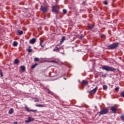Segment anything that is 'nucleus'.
Here are the masks:
<instances>
[{"label": "nucleus", "instance_id": "f257e3e1", "mask_svg": "<svg viewBox=\"0 0 124 124\" xmlns=\"http://www.w3.org/2000/svg\"><path fill=\"white\" fill-rule=\"evenodd\" d=\"M102 69L103 70H106V71H110L111 72H115L117 70L116 68L107 65L102 66Z\"/></svg>", "mask_w": 124, "mask_h": 124}, {"label": "nucleus", "instance_id": "f03ea898", "mask_svg": "<svg viewBox=\"0 0 124 124\" xmlns=\"http://www.w3.org/2000/svg\"><path fill=\"white\" fill-rule=\"evenodd\" d=\"M119 47V43H114L108 46V50H113Z\"/></svg>", "mask_w": 124, "mask_h": 124}, {"label": "nucleus", "instance_id": "7ed1b4c3", "mask_svg": "<svg viewBox=\"0 0 124 124\" xmlns=\"http://www.w3.org/2000/svg\"><path fill=\"white\" fill-rule=\"evenodd\" d=\"M52 12L56 14H59L60 13V8L58 5H54L52 6Z\"/></svg>", "mask_w": 124, "mask_h": 124}, {"label": "nucleus", "instance_id": "20e7f679", "mask_svg": "<svg viewBox=\"0 0 124 124\" xmlns=\"http://www.w3.org/2000/svg\"><path fill=\"white\" fill-rule=\"evenodd\" d=\"M109 112V109L107 108H103L100 112H98L99 116H101V115H106L108 114Z\"/></svg>", "mask_w": 124, "mask_h": 124}, {"label": "nucleus", "instance_id": "39448f33", "mask_svg": "<svg viewBox=\"0 0 124 124\" xmlns=\"http://www.w3.org/2000/svg\"><path fill=\"white\" fill-rule=\"evenodd\" d=\"M40 10L43 13H47L48 12V8L46 6H41Z\"/></svg>", "mask_w": 124, "mask_h": 124}, {"label": "nucleus", "instance_id": "423d86ee", "mask_svg": "<svg viewBox=\"0 0 124 124\" xmlns=\"http://www.w3.org/2000/svg\"><path fill=\"white\" fill-rule=\"evenodd\" d=\"M98 87H96L95 88H94L93 90L90 91H88L87 93H89V94H94L96 93V91H97V89Z\"/></svg>", "mask_w": 124, "mask_h": 124}, {"label": "nucleus", "instance_id": "0eeeda50", "mask_svg": "<svg viewBox=\"0 0 124 124\" xmlns=\"http://www.w3.org/2000/svg\"><path fill=\"white\" fill-rule=\"evenodd\" d=\"M25 109L27 112H37V109H30V108L28 107L27 105L25 106Z\"/></svg>", "mask_w": 124, "mask_h": 124}, {"label": "nucleus", "instance_id": "6e6552de", "mask_svg": "<svg viewBox=\"0 0 124 124\" xmlns=\"http://www.w3.org/2000/svg\"><path fill=\"white\" fill-rule=\"evenodd\" d=\"M34 121V119L31 117H29L28 118V120L25 121V123L26 124H29V123H31V122H33Z\"/></svg>", "mask_w": 124, "mask_h": 124}, {"label": "nucleus", "instance_id": "1a4fd4ad", "mask_svg": "<svg viewBox=\"0 0 124 124\" xmlns=\"http://www.w3.org/2000/svg\"><path fill=\"white\" fill-rule=\"evenodd\" d=\"M110 109L114 113H116L117 112V108H116V107H111Z\"/></svg>", "mask_w": 124, "mask_h": 124}, {"label": "nucleus", "instance_id": "9d476101", "mask_svg": "<svg viewBox=\"0 0 124 124\" xmlns=\"http://www.w3.org/2000/svg\"><path fill=\"white\" fill-rule=\"evenodd\" d=\"M36 42V39L33 38L32 39H31L30 41V43L31 44H34V43Z\"/></svg>", "mask_w": 124, "mask_h": 124}, {"label": "nucleus", "instance_id": "9b49d317", "mask_svg": "<svg viewBox=\"0 0 124 124\" xmlns=\"http://www.w3.org/2000/svg\"><path fill=\"white\" fill-rule=\"evenodd\" d=\"M82 85H88L89 84V82L87 80H83L81 82Z\"/></svg>", "mask_w": 124, "mask_h": 124}, {"label": "nucleus", "instance_id": "f8f14e48", "mask_svg": "<svg viewBox=\"0 0 124 124\" xmlns=\"http://www.w3.org/2000/svg\"><path fill=\"white\" fill-rule=\"evenodd\" d=\"M17 32L19 34V35H22V34L24 33V32L23 31H21L20 30H18L17 31Z\"/></svg>", "mask_w": 124, "mask_h": 124}, {"label": "nucleus", "instance_id": "ddd939ff", "mask_svg": "<svg viewBox=\"0 0 124 124\" xmlns=\"http://www.w3.org/2000/svg\"><path fill=\"white\" fill-rule=\"evenodd\" d=\"M60 50H61L60 47H59L58 46H56L55 48L54 49H53V52H56L57 51H60Z\"/></svg>", "mask_w": 124, "mask_h": 124}, {"label": "nucleus", "instance_id": "4468645a", "mask_svg": "<svg viewBox=\"0 0 124 124\" xmlns=\"http://www.w3.org/2000/svg\"><path fill=\"white\" fill-rule=\"evenodd\" d=\"M31 46H29V47L28 49H27V50H28V53H31V52H32V49H31Z\"/></svg>", "mask_w": 124, "mask_h": 124}, {"label": "nucleus", "instance_id": "2eb2a0df", "mask_svg": "<svg viewBox=\"0 0 124 124\" xmlns=\"http://www.w3.org/2000/svg\"><path fill=\"white\" fill-rule=\"evenodd\" d=\"M65 40V36H63L61 39V41H60V44H62L63 43V41Z\"/></svg>", "mask_w": 124, "mask_h": 124}, {"label": "nucleus", "instance_id": "dca6fc26", "mask_svg": "<svg viewBox=\"0 0 124 124\" xmlns=\"http://www.w3.org/2000/svg\"><path fill=\"white\" fill-rule=\"evenodd\" d=\"M14 113V109L13 108H11L9 110V114H13Z\"/></svg>", "mask_w": 124, "mask_h": 124}, {"label": "nucleus", "instance_id": "f3484780", "mask_svg": "<svg viewBox=\"0 0 124 124\" xmlns=\"http://www.w3.org/2000/svg\"><path fill=\"white\" fill-rule=\"evenodd\" d=\"M13 46L14 47H16V46H18V42L16 41H14L13 44Z\"/></svg>", "mask_w": 124, "mask_h": 124}, {"label": "nucleus", "instance_id": "a211bd4d", "mask_svg": "<svg viewBox=\"0 0 124 124\" xmlns=\"http://www.w3.org/2000/svg\"><path fill=\"white\" fill-rule=\"evenodd\" d=\"M37 65H38V63H35L34 65H33L31 66V68H32V69H33L35 68V67Z\"/></svg>", "mask_w": 124, "mask_h": 124}, {"label": "nucleus", "instance_id": "6ab92c4d", "mask_svg": "<svg viewBox=\"0 0 124 124\" xmlns=\"http://www.w3.org/2000/svg\"><path fill=\"white\" fill-rule=\"evenodd\" d=\"M88 28H89V29L90 30H92L93 29V28H94V25H89L88 26Z\"/></svg>", "mask_w": 124, "mask_h": 124}, {"label": "nucleus", "instance_id": "aec40b11", "mask_svg": "<svg viewBox=\"0 0 124 124\" xmlns=\"http://www.w3.org/2000/svg\"><path fill=\"white\" fill-rule=\"evenodd\" d=\"M22 71H26V67L25 66H21Z\"/></svg>", "mask_w": 124, "mask_h": 124}, {"label": "nucleus", "instance_id": "412c9836", "mask_svg": "<svg viewBox=\"0 0 124 124\" xmlns=\"http://www.w3.org/2000/svg\"><path fill=\"white\" fill-rule=\"evenodd\" d=\"M19 62V59H16L14 61V63L15 64H18V63Z\"/></svg>", "mask_w": 124, "mask_h": 124}, {"label": "nucleus", "instance_id": "4be33fe9", "mask_svg": "<svg viewBox=\"0 0 124 124\" xmlns=\"http://www.w3.org/2000/svg\"><path fill=\"white\" fill-rule=\"evenodd\" d=\"M100 75H101L102 77L105 78L106 77V74H104L103 72L100 73Z\"/></svg>", "mask_w": 124, "mask_h": 124}, {"label": "nucleus", "instance_id": "5701e85b", "mask_svg": "<svg viewBox=\"0 0 124 124\" xmlns=\"http://www.w3.org/2000/svg\"><path fill=\"white\" fill-rule=\"evenodd\" d=\"M108 88V87L107 86V85H105L103 86V89L104 90H107V89Z\"/></svg>", "mask_w": 124, "mask_h": 124}, {"label": "nucleus", "instance_id": "b1692460", "mask_svg": "<svg viewBox=\"0 0 124 124\" xmlns=\"http://www.w3.org/2000/svg\"><path fill=\"white\" fill-rule=\"evenodd\" d=\"M43 42H44V41L43 40H41L40 42V46H41V47H42L43 48L44 47V46H42V43H43Z\"/></svg>", "mask_w": 124, "mask_h": 124}, {"label": "nucleus", "instance_id": "393cba45", "mask_svg": "<svg viewBox=\"0 0 124 124\" xmlns=\"http://www.w3.org/2000/svg\"><path fill=\"white\" fill-rule=\"evenodd\" d=\"M62 12L63 14L65 15L67 13V11L66 9H63Z\"/></svg>", "mask_w": 124, "mask_h": 124}, {"label": "nucleus", "instance_id": "a878e982", "mask_svg": "<svg viewBox=\"0 0 124 124\" xmlns=\"http://www.w3.org/2000/svg\"><path fill=\"white\" fill-rule=\"evenodd\" d=\"M34 62H39L40 60H39V58L35 57L34 59Z\"/></svg>", "mask_w": 124, "mask_h": 124}, {"label": "nucleus", "instance_id": "bb28decb", "mask_svg": "<svg viewBox=\"0 0 124 124\" xmlns=\"http://www.w3.org/2000/svg\"><path fill=\"white\" fill-rule=\"evenodd\" d=\"M0 75L1 77H3V74L2 73V71L0 69Z\"/></svg>", "mask_w": 124, "mask_h": 124}, {"label": "nucleus", "instance_id": "cd10ccee", "mask_svg": "<svg viewBox=\"0 0 124 124\" xmlns=\"http://www.w3.org/2000/svg\"><path fill=\"white\" fill-rule=\"evenodd\" d=\"M103 3L105 5H108V1L107 0L104 1Z\"/></svg>", "mask_w": 124, "mask_h": 124}, {"label": "nucleus", "instance_id": "c85d7f7f", "mask_svg": "<svg viewBox=\"0 0 124 124\" xmlns=\"http://www.w3.org/2000/svg\"><path fill=\"white\" fill-rule=\"evenodd\" d=\"M36 107H44L43 105H36Z\"/></svg>", "mask_w": 124, "mask_h": 124}, {"label": "nucleus", "instance_id": "c756f323", "mask_svg": "<svg viewBox=\"0 0 124 124\" xmlns=\"http://www.w3.org/2000/svg\"><path fill=\"white\" fill-rule=\"evenodd\" d=\"M120 118L121 119V120L122 121H123V122H124V115H122L120 116Z\"/></svg>", "mask_w": 124, "mask_h": 124}, {"label": "nucleus", "instance_id": "7c9ffc66", "mask_svg": "<svg viewBox=\"0 0 124 124\" xmlns=\"http://www.w3.org/2000/svg\"><path fill=\"white\" fill-rule=\"evenodd\" d=\"M119 90H120V87H116L115 88V91H116V92H119Z\"/></svg>", "mask_w": 124, "mask_h": 124}, {"label": "nucleus", "instance_id": "2f4dec72", "mask_svg": "<svg viewBox=\"0 0 124 124\" xmlns=\"http://www.w3.org/2000/svg\"><path fill=\"white\" fill-rule=\"evenodd\" d=\"M121 95L122 97H124V92H121Z\"/></svg>", "mask_w": 124, "mask_h": 124}, {"label": "nucleus", "instance_id": "473e14b6", "mask_svg": "<svg viewBox=\"0 0 124 124\" xmlns=\"http://www.w3.org/2000/svg\"><path fill=\"white\" fill-rule=\"evenodd\" d=\"M100 36L102 38H103L105 37V35H104V34H101V35H100Z\"/></svg>", "mask_w": 124, "mask_h": 124}, {"label": "nucleus", "instance_id": "72a5a7b5", "mask_svg": "<svg viewBox=\"0 0 124 124\" xmlns=\"http://www.w3.org/2000/svg\"><path fill=\"white\" fill-rule=\"evenodd\" d=\"M48 94L51 93V94H52V93H52V92H51V91H50V90L48 89Z\"/></svg>", "mask_w": 124, "mask_h": 124}, {"label": "nucleus", "instance_id": "f704fd0d", "mask_svg": "<svg viewBox=\"0 0 124 124\" xmlns=\"http://www.w3.org/2000/svg\"><path fill=\"white\" fill-rule=\"evenodd\" d=\"M34 102H39V100H38V99H35L34 100Z\"/></svg>", "mask_w": 124, "mask_h": 124}, {"label": "nucleus", "instance_id": "c9c22d12", "mask_svg": "<svg viewBox=\"0 0 124 124\" xmlns=\"http://www.w3.org/2000/svg\"><path fill=\"white\" fill-rule=\"evenodd\" d=\"M51 62H54L55 63H58V62L55 61H52Z\"/></svg>", "mask_w": 124, "mask_h": 124}, {"label": "nucleus", "instance_id": "e433bc0d", "mask_svg": "<svg viewBox=\"0 0 124 124\" xmlns=\"http://www.w3.org/2000/svg\"><path fill=\"white\" fill-rule=\"evenodd\" d=\"M83 37H84V36L83 35H81L80 36V39H83Z\"/></svg>", "mask_w": 124, "mask_h": 124}, {"label": "nucleus", "instance_id": "4c0bfd02", "mask_svg": "<svg viewBox=\"0 0 124 124\" xmlns=\"http://www.w3.org/2000/svg\"><path fill=\"white\" fill-rule=\"evenodd\" d=\"M14 124H18V122H16L14 123Z\"/></svg>", "mask_w": 124, "mask_h": 124}, {"label": "nucleus", "instance_id": "58836bf2", "mask_svg": "<svg viewBox=\"0 0 124 124\" xmlns=\"http://www.w3.org/2000/svg\"><path fill=\"white\" fill-rule=\"evenodd\" d=\"M75 47H77V46H76Z\"/></svg>", "mask_w": 124, "mask_h": 124}]
</instances>
